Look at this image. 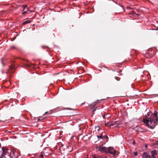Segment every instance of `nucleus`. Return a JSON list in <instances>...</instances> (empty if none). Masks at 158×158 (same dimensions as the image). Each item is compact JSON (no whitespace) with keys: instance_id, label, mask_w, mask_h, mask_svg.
Masks as SVG:
<instances>
[{"instance_id":"f257e3e1","label":"nucleus","mask_w":158,"mask_h":158,"mask_svg":"<svg viewBox=\"0 0 158 158\" xmlns=\"http://www.w3.org/2000/svg\"><path fill=\"white\" fill-rule=\"evenodd\" d=\"M157 114V112L155 111L153 114L151 115V117L143 119V122L148 126L149 128L153 129L157 125L158 120Z\"/></svg>"},{"instance_id":"f03ea898","label":"nucleus","mask_w":158,"mask_h":158,"mask_svg":"<svg viewBox=\"0 0 158 158\" xmlns=\"http://www.w3.org/2000/svg\"><path fill=\"white\" fill-rule=\"evenodd\" d=\"M98 150L101 152H104L108 153H110L113 155H115L116 152V150L112 147L106 148L100 146L99 147Z\"/></svg>"},{"instance_id":"7ed1b4c3","label":"nucleus","mask_w":158,"mask_h":158,"mask_svg":"<svg viewBox=\"0 0 158 158\" xmlns=\"http://www.w3.org/2000/svg\"><path fill=\"white\" fill-rule=\"evenodd\" d=\"M7 153L6 148L3 147L2 148L1 151H0V158H7L6 155Z\"/></svg>"},{"instance_id":"20e7f679","label":"nucleus","mask_w":158,"mask_h":158,"mask_svg":"<svg viewBox=\"0 0 158 158\" xmlns=\"http://www.w3.org/2000/svg\"><path fill=\"white\" fill-rule=\"evenodd\" d=\"M143 158H152L150 155H149L147 153L144 152L142 155Z\"/></svg>"},{"instance_id":"39448f33","label":"nucleus","mask_w":158,"mask_h":158,"mask_svg":"<svg viewBox=\"0 0 158 158\" xmlns=\"http://www.w3.org/2000/svg\"><path fill=\"white\" fill-rule=\"evenodd\" d=\"M151 154L153 158H155L157 154V152L156 150H153L151 152Z\"/></svg>"},{"instance_id":"423d86ee","label":"nucleus","mask_w":158,"mask_h":158,"mask_svg":"<svg viewBox=\"0 0 158 158\" xmlns=\"http://www.w3.org/2000/svg\"><path fill=\"white\" fill-rule=\"evenodd\" d=\"M29 10V8L27 7V6H24L23 7V12L22 14H25Z\"/></svg>"},{"instance_id":"0eeeda50","label":"nucleus","mask_w":158,"mask_h":158,"mask_svg":"<svg viewBox=\"0 0 158 158\" xmlns=\"http://www.w3.org/2000/svg\"><path fill=\"white\" fill-rule=\"evenodd\" d=\"M15 68V65H13L11 66H10L9 67V70L8 71V72H9L10 73V71L14 69Z\"/></svg>"},{"instance_id":"6e6552de","label":"nucleus","mask_w":158,"mask_h":158,"mask_svg":"<svg viewBox=\"0 0 158 158\" xmlns=\"http://www.w3.org/2000/svg\"><path fill=\"white\" fill-rule=\"evenodd\" d=\"M31 22V21H30V20H27V21H24L23 23V25H25L27 23H30Z\"/></svg>"},{"instance_id":"1a4fd4ad","label":"nucleus","mask_w":158,"mask_h":158,"mask_svg":"<svg viewBox=\"0 0 158 158\" xmlns=\"http://www.w3.org/2000/svg\"><path fill=\"white\" fill-rule=\"evenodd\" d=\"M97 137L98 138H100L101 139H102L103 138V137L102 136V135H97Z\"/></svg>"},{"instance_id":"9d476101","label":"nucleus","mask_w":158,"mask_h":158,"mask_svg":"<svg viewBox=\"0 0 158 158\" xmlns=\"http://www.w3.org/2000/svg\"><path fill=\"white\" fill-rule=\"evenodd\" d=\"M11 154L13 156H14L15 157L14 158H17V156L15 155V153L13 151H12Z\"/></svg>"},{"instance_id":"9b49d317","label":"nucleus","mask_w":158,"mask_h":158,"mask_svg":"<svg viewBox=\"0 0 158 158\" xmlns=\"http://www.w3.org/2000/svg\"><path fill=\"white\" fill-rule=\"evenodd\" d=\"M97 104V102H94L92 103V106H93V107H94L96 106V105Z\"/></svg>"},{"instance_id":"f8f14e48","label":"nucleus","mask_w":158,"mask_h":158,"mask_svg":"<svg viewBox=\"0 0 158 158\" xmlns=\"http://www.w3.org/2000/svg\"><path fill=\"white\" fill-rule=\"evenodd\" d=\"M133 153L135 156H137L138 155V153L136 152H134Z\"/></svg>"},{"instance_id":"ddd939ff","label":"nucleus","mask_w":158,"mask_h":158,"mask_svg":"<svg viewBox=\"0 0 158 158\" xmlns=\"http://www.w3.org/2000/svg\"><path fill=\"white\" fill-rule=\"evenodd\" d=\"M39 156L40 157H41L42 158H43L44 157L43 155L42 154L40 155Z\"/></svg>"},{"instance_id":"4468645a","label":"nucleus","mask_w":158,"mask_h":158,"mask_svg":"<svg viewBox=\"0 0 158 158\" xmlns=\"http://www.w3.org/2000/svg\"><path fill=\"white\" fill-rule=\"evenodd\" d=\"M96 128H97V130L98 131L100 129V127L99 126H98Z\"/></svg>"},{"instance_id":"2eb2a0df","label":"nucleus","mask_w":158,"mask_h":158,"mask_svg":"<svg viewBox=\"0 0 158 158\" xmlns=\"http://www.w3.org/2000/svg\"><path fill=\"white\" fill-rule=\"evenodd\" d=\"M103 138L106 139L107 140L108 139V137L107 135L104 136Z\"/></svg>"},{"instance_id":"dca6fc26","label":"nucleus","mask_w":158,"mask_h":158,"mask_svg":"<svg viewBox=\"0 0 158 158\" xmlns=\"http://www.w3.org/2000/svg\"><path fill=\"white\" fill-rule=\"evenodd\" d=\"M96 109H94L92 113L93 114H94V112L96 111Z\"/></svg>"},{"instance_id":"f3484780","label":"nucleus","mask_w":158,"mask_h":158,"mask_svg":"<svg viewBox=\"0 0 158 158\" xmlns=\"http://www.w3.org/2000/svg\"><path fill=\"white\" fill-rule=\"evenodd\" d=\"M12 48H14V49H17V48H16V47L15 46H13L12 47Z\"/></svg>"},{"instance_id":"a211bd4d","label":"nucleus","mask_w":158,"mask_h":158,"mask_svg":"<svg viewBox=\"0 0 158 158\" xmlns=\"http://www.w3.org/2000/svg\"><path fill=\"white\" fill-rule=\"evenodd\" d=\"M93 158H99L96 156H93Z\"/></svg>"},{"instance_id":"6ab92c4d","label":"nucleus","mask_w":158,"mask_h":158,"mask_svg":"<svg viewBox=\"0 0 158 158\" xmlns=\"http://www.w3.org/2000/svg\"><path fill=\"white\" fill-rule=\"evenodd\" d=\"M152 55H151L150 56H149V57L150 58H151V57H152Z\"/></svg>"},{"instance_id":"aec40b11","label":"nucleus","mask_w":158,"mask_h":158,"mask_svg":"<svg viewBox=\"0 0 158 158\" xmlns=\"http://www.w3.org/2000/svg\"><path fill=\"white\" fill-rule=\"evenodd\" d=\"M116 123V122H114V123H113V124H111V125H114V124H115V123Z\"/></svg>"},{"instance_id":"412c9836","label":"nucleus","mask_w":158,"mask_h":158,"mask_svg":"<svg viewBox=\"0 0 158 158\" xmlns=\"http://www.w3.org/2000/svg\"><path fill=\"white\" fill-rule=\"evenodd\" d=\"M103 117L104 118H105V115H103Z\"/></svg>"},{"instance_id":"4be33fe9","label":"nucleus","mask_w":158,"mask_h":158,"mask_svg":"<svg viewBox=\"0 0 158 158\" xmlns=\"http://www.w3.org/2000/svg\"><path fill=\"white\" fill-rule=\"evenodd\" d=\"M1 72H2V73H3V74L4 73V72H3V70H2Z\"/></svg>"},{"instance_id":"5701e85b","label":"nucleus","mask_w":158,"mask_h":158,"mask_svg":"<svg viewBox=\"0 0 158 158\" xmlns=\"http://www.w3.org/2000/svg\"><path fill=\"white\" fill-rule=\"evenodd\" d=\"M156 144L158 145V141L156 142Z\"/></svg>"},{"instance_id":"b1692460","label":"nucleus","mask_w":158,"mask_h":158,"mask_svg":"<svg viewBox=\"0 0 158 158\" xmlns=\"http://www.w3.org/2000/svg\"><path fill=\"white\" fill-rule=\"evenodd\" d=\"M2 63L3 64V65H4V64L2 62Z\"/></svg>"},{"instance_id":"393cba45","label":"nucleus","mask_w":158,"mask_h":158,"mask_svg":"<svg viewBox=\"0 0 158 158\" xmlns=\"http://www.w3.org/2000/svg\"><path fill=\"white\" fill-rule=\"evenodd\" d=\"M107 158V157H103V158Z\"/></svg>"},{"instance_id":"a878e982","label":"nucleus","mask_w":158,"mask_h":158,"mask_svg":"<svg viewBox=\"0 0 158 158\" xmlns=\"http://www.w3.org/2000/svg\"><path fill=\"white\" fill-rule=\"evenodd\" d=\"M63 144H62V146H63Z\"/></svg>"},{"instance_id":"bb28decb","label":"nucleus","mask_w":158,"mask_h":158,"mask_svg":"<svg viewBox=\"0 0 158 158\" xmlns=\"http://www.w3.org/2000/svg\"><path fill=\"white\" fill-rule=\"evenodd\" d=\"M6 73H7V72H6Z\"/></svg>"},{"instance_id":"cd10ccee","label":"nucleus","mask_w":158,"mask_h":158,"mask_svg":"<svg viewBox=\"0 0 158 158\" xmlns=\"http://www.w3.org/2000/svg\"><path fill=\"white\" fill-rule=\"evenodd\" d=\"M11 73H12L13 72L12 71L11 72Z\"/></svg>"}]
</instances>
